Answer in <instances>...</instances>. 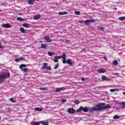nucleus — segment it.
I'll list each match as a JSON object with an SVG mask.
<instances>
[{
	"label": "nucleus",
	"mask_w": 125,
	"mask_h": 125,
	"mask_svg": "<svg viewBox=\"0 0 125 125\" xmlns=\"http://www.w3.org/2000/svg\"><path fill=\"white\" fill-rule=\"evenodd\" d=\"M97 107H98V108H94L93 107L91 108L89 110V111L92 113V112H93L94 111H101V110H106V109H109L111 108V106H110V105H105V103H104L98 104V105H97Z\"/></svg>",
	"instance_id": "nucleus-1"
},
{
	"label": "nucleus",
	"mask_w": 125,
	"mask_h": 125,
	"mask_svg": "<svg viewBox=\"0 0 125 125\" xmlns=\"http://www.w3.org/2000/svg\"><path fill=\"white\" fill-rule=\"evenodd\" d=\"M42 69L43 70L46 69V70H49L50 71H51V67L48 66V63L47 62H44L43 63Z\"/></svg>",
	"instance_id": "nucleus-2"
},
{
	"label": "nucleus",
	"mask_w": 125,
	"mask_h": 125,
	"mask_svg": "<svg viewBox=\"0 0 125 125\" xmlns=\"http://www.w3.org/2000/svg\"><path fill=\"white\" fill-rule=\"evenodd\" d=\"M5 79H6V74L3 73L2 75H0V83H4Z\"/></svg>",
	"instance_id": "nucleus-3"
},
{
	"label": "nucleus",
	"mask_w": 125,
	"mask_h": 125,
	"mask_svg": "<svg viewBox=\"0 0 125 125\" xmlns=\"http://www.w3.org/2000/svg\"><path fill=\"white\" fill-rule=\"evenodd\" d=\"M67 113L70 114H75L76 113V110L73 108H69L67 109Z\"/></svg>",
	"instance_id": "nucleus-4"
},
{
	"label": "nucleus",
	"mask_w": 125,
	"mask_h": 125,
	"mask_svg": "<svg viewBox=\"0 0 125 125\" xmlns=\"http://www.w3.org/2000/svg\"><path fill=\"white\" fill-rule=\"evenodd\" d=\"M92 22H95V20H94L93 19H90V20H87L85 21H84V23L86 25H88L89 23H91Z\"/></svg>",
	"instance_id": "nucleus-5"
},
{
	"label": "nucleus",
	"mask_w": 125,
	"mask_h": 125,
	"mask_svg": "<svg viewBox=\"0 0 125 125\" xmlns=\"http://www.w3.org/2000/svg\"><path fill=\"white\" fill-rule=\"evenodd\" d=\"M97 72L100 74H103V73H105L106 72V69L104 68H99L97 69Z\"/></svg>",
	"instance_id": "nucleus-6"
},
{
	"label": "nucleus",
	"mask_w": 125,
	"mask_h": 125,
	"mask_svg": "<svg viewBox=\"0 0 125 125\" xmlns=\"http://www.w3.org/2000/svg\"><path fill=\"white\" fill-rule=\"evenodd\" d=\"M80 110H81L84 113H87L88 112V110L87 109V107H83V106H80Z\"/></svg>",
	"instance_id": "nucleus-7"
},
{
	"label": "nucleus",
	"mask_w": 125,
	"mask_h": 125,
	"mask_svg": "<svg viewBox=\"0 0 125 125\" xmlns=\"http://www.w3.org/2000/svg\"><path fill=\"white\" fill-rule=\"evenodd\" d=\"M44 40H45V41H46V42H52V40L49 39V36H45L44 38Z\"/></svg>",
	"instance_id": "nucleus-8"
},
{
	"label": "nucleus",
	"mask_w": 125,
	"mask_h": 125,
	"mask_svg": "<svg viewBox=\"0 0 125 125\" xmlns=\"http://www.w3.org/2000/svg\"><path fill=\"white\" fill-rule=\"evenodd\" d=\"M66 89H65L64 87H61V88H57L55 90V92H60V91H62V90H65Z\"/></svg>",
	"instance_id": "nucleus-9"
},
{
	"label": "nucleus",
	"mask_w": 125,
	"mask_h": 125,
	"mask_svg": "<svg viewBox=\"0 0 125 125\" xmlns=\"http://www.w3.org/2000/svg\"><path fill=\"white\" fill-rule=\"evenodd\" d=\"M59 59H60V57L59 56H56L54 57V59L53 60L54 62H55V63H57V62H58L59 61Z\"/></svg>",
	"instance_id": "nucleus-10"
},
{
	"label": "nucleus",
	"mask_w": 125,
	"mask_h": 125,
	"mask_svg": "<svg viewBox=\"0 0 125 125\" xmlns=\"http://www.w3.org/2000/svg\"><path fill=\"white\" fill-rule=\"evenodd\" d=\"M3 28H11V25L8 23H4L2 25Z\"/></svg>",
	"instance_id": "nucleus-11"
},
{
	"label": "nucleus",
	"mask_w": 125,
	"mask_h": 125,
	"mask_svg": "<svg viewBox=\"0 0 125 125\" xmlns=\"http://www.w3.org/2000/svg\"><path fill=\"white\" fill-rule=\"evenodd\" d=\"M102 80L104 81H107V82H110V79L108 78L106 76L103 75L102 76Z\"/></svg>",
	"instance_id": "nucleus-12"
},
{
	"label": "nucleus",
	"mask_w": 125,
	"mask_h": 125,
	"mask_svg": "<svg viewBox=\"0 0 125 125\" xmlns=\"http://www.w3.org/2000/svg\"><path fill=\"white\" fill-rule=\"evenodd\" d=\"M60 57V59H63V60H65L67 58V55H66L65 54H62V56H59Z\"/></svg>",
	"instance_id": "nucleus-13"
},
{
	"label": "nucleus",
	"mask_w": 125,
	"mask_h": 125,
	"mask_svg": "<svg viewBox=\"0 0 125 125\" xmlns=\"http://www.w3.org/2000/svg\"><path fill=\"white\" fill-rule=\"evenodd\" d=\"M40 18H41V15H36L33 17V19L34 20H39V19H40Z\"/></svg>",
	"instance_id": "nucleus-14"
},
{
	"label": "nucleus",
	"mask_w": 125,
	"mask_h": 125,
	"mask_svg": "<svg viewBox=\"0 0 125 125\" xmlns=\"http://www.w3.org/2000/svg\"><path fill=\"white\" fill-rule=\"evenodd\" d=\"M67 63L70 66H72L73 65V63L72 62V60L69 59L67 61Z\"/></svg>",
	"instance_id": "nucleus-15"
},
{
	"label": "nucleus",
	"mask_w": 125,
	"mask_h": 125,
	"mask_svg": "<svg viewBox=\"0 0 125 125\" xmlns=\"http://www.w3.org/2000/svg\"><path fill=\"white\" fill-rule=\"evenodd\" d=\"M118 63L119 62H118V60H117L113 61L112 62V64L114 66H117V65H118Z\"/></svg>",
	"instance_id": "nucleus-16"
},
{
	"label": "nucleus",
	"mask_w": 125,
	"mask_h": 125,
	"mask_svg": "<svg viewBox=\"0 0 125 125\" xmlns=\"http://www.w3.org/2000/svg\"><path fill=\"white\" fill-rule=\"evenodd\" d=\"M23 27L24 28H30V25L29 23H24L22 24Z\"/></svg>",
	"instance_id": "nucleus-17"
},
{
	"label": "nucleus",
	"mask_w": 125,
	"mask_h": 125,
	"mask_svg": "<svg viewBox=\"0 0 125 125\" xmlns=\"http://www.w3.org/2000/svg\"><path fill=\"white\" fill-rule=\"evenodd\" d=\"M59 14L60 15H66V14H68V12H60L59 13Z\"/></svg>",
	"instance_id": "nucleus-18"
},
{
	"label": "nucleus",
	"mask_w": 125,
	"mask_h": 125,
	"mask_svg": "<svg viewBox=\"0 0 125 125\" xmlns=\"http://www.w3.org/2000/svg\"><path fill=\"white\" fill-rule=\"evenodd\" d=\"M41 122L43 125H48V124H49L48 121H47L46 122H45L44 121H41Z\"/></svg>",
	"instance_id": "nucleus-19"
},
{
	"label": "nucleus",
	"mask_w": 125,
	"mask_h": 125,
	"mask_svg": "<svg viewBox=\"0 0 125 125\" xmlns=\"http://www.w3.org/2000/svg\"><path fill=\"white\" fill-rule=\"evenodd\" d=\"M48 54L49 56H53L55 53L54 52H48Z\"/></svg>",
	"instance_id": "nucleus-20"
},
{
	"label": "nucleus",
	"mask_w": 125,
	"mask_h": 125,
	"mask_svg": "<svg viewBox=\"0 0 125 125\" xmlns=\"http://www.w3.org/2000/svg\"><path fill=\"white\" fill-rule=\"evenodd\" d=\"M47 46V45L46 44L42 43L41 48H45V47H46Z\"/></svg>",
	"instance_id": "nucleus-21"
},
{
	"label": "nucleus",
	"mask_w": 125,
	"mask_h": 125,
	"mask_svg": "<svg viewBox=\"0 0 125 125\" xmlns=\"http://www.w3.org/2000/svg\"><path fill=\"white\" fill-rule=\"evenodd\" d=\"M26 65L24 64H21L20 65L19 68L20 69H22V68H25V67H26Z\"/></svg>",
	"instance_id": "nucleus-22"
},
{
	"label": "nucleus",
	"mask_w": 125,
	"mask_h": 125,
	"mask_svg": "<svg viewBox=\"0 0 125 125\" xmlns=\"http://www.w3.org/2000/svg\"><path fill=\"white\" fill-rule=\"evenodd\" d=\"M35 111H37V112H41V111H42V109L36 107L35 108Z\"/></svg>",
	"instance_id": "nucleus-23"
},
{
	"label": "nucleus",
	"mask_w": 125,
	"mask_h": 125,
	"mask_svg": "<svg viewBox=\"0 0 125 125\" xmlns=\"http://www.w3.org/2000/svg\"><path fill=\"white\" fill-rule=\"evenodd\" d=\"M20 30L21 32V33H22L23 34H24V33H25V29L23 27H21Z\"/></svg>",
	"instance_id": "nucleus-24"
},
{
	"label": "nucleus",
	"mask_w": 125,
	"mask_h": 125,
	"mask_svg": "<svg viewBox=\"0 0 125 125\" xmlns=\"http://www.w3.org/2000/svg\"><path fill=\"white\" fill-rule=\"evenodd\" d=\"M119 20H120L121 21H123L124 20H125V17H121L118 18Z\"/></svg>",
	"instance_id": "nucleus-25"
},
{
	"label": "nucleus",
	"mask_w": 125,
	"mask_h": 125,
	"mask_svg": "<svg viewBox=\"0 0 125 125\" xmlns=\"http://www.w3.org/2000/svg\"><path fill=\"white\" fill-rule=\"evenodd\" d=\"M59 67V64H55V66L54 67V70H56V69H58Z\"/></svg>",
	"instance_id": "nucleus-26"
},
{
	"label": "nucleus",
	"mask_w": 125,
	"mask_h": 125,
	"mask_svg": "<svg viewBox=\"0 0 125 125\" xmlns=\"http://www.w3.org/2000/svg\"><path fill=\"white\" fill-rule=\"evenodd\" d=\"M75 14H76V15H80L81 12L79 11H75Z\"/></svg>",
	"instance_id": "nucleus-27"
},
{
	"label": "nucleus",
	"mask_w": 125,
	"mask_h": 125,
	"mask_svg": "<svg viewBox=\"0 0 125 125\" xmlns=\"http://www.w3.org/2000/svg\"><path fill=\"white\" fill-rule=\"evenodd\" d=\"M74 103H75V104H77V105H78V104H80V101L78 100L74 101Z\"/></svg>",
	"instance_id": "nucleus-28"
},
{
	"label": "nucleus",
	"mask_w": 125,
	"mask_h": 125,
	"mask_svg": "<svg viewBox=\"0 0 125 125\" xmlns=\"http://www.w3.org/2000/svg\"><path fill=\"white\" fill-rule=\"evenodd\" d=\"M11 102H13V103H16V101H14V99L12 98H11L10 99Z\"/></svg>",
	"instance_id": "nucleus-29"
},
{
	"label": "nucleus",
	"mask_w": 125,
	"mask_h": 125,
	"mask_svg": "<svg viewBox=\"0 0 125 125\" xmlns=\"http://www.w3.org/2000/svg\"><path fill=\"white\" fill-rule=\"evenodd\" d=\"M114 119L115 120H118V119H120V116L119 115H115Z\"/></svg>",
	"instance_id": "nucleus-30"
},
{
	"label": "nucleus",
	"mask_w": 125,
	"mask_h": 125,
	"mask_svg": "<svg viewBox=\"0 0 125 125\" xmlns=\"http://www.w3.org/2000/svg\"><path fill=\"white\" fill-rule=\"evenodd\" d=\"M33 1H34V0H28V4H33Z\"/></svg>",
	"instance_id": "nucleus-31"
},
{
	"label": "nucleus",
	"mask_w": 125,
	"mask_h": 125,
	"mask_svg": "<svg viewBox=\"0 0 125 125\" xmlns=\"http://www.w3.org/2000/svg\"><path fill=\"white\" fill-rule=\"evenodd\" d=\"M118 90L116 89H111L110 90V92H115V91H117Z\"/></svg>",
	"instance_id": "nucleus-32"
},
{
	"label": "nucleus",
	"mask_w": 125,
	"mask_h": 125,
	"mask_svg": "<svg viewBox=\"0 0 125 125\" xmlns=\"http://www.w3.org/2000/svg\"><path fill=\"white\" fill-rule=\"evenodd\" d=\"M39 89H40L41 90H47V89L44 87L40 88H39Z\"/></svg>",
	"instance_id": "nucleus-33"
},
{
	"label": "nucleus",
	"mask_w": 125,
	"mask_h": 125,
	"mask_svg": "<svg viewBox=\"0 0 125 125\" xmlns=\"http://www.w3.org/2000/svg\"><path fill=\"white\" fill-rule=\"evenodd\" d=\"M17 20L18 21H23V18H17Z\"/></svg>",
	"instance_id": "nucleus-34"
},
{
	"label": "nucleus",
	"mask_w": 125,
	"mask_h": 125,
	"mask_svg": "<svg viewBox=\"0 0 125 125\" xmlns=\"http://www.w3.org/2000/svg\"><path fill=\"white\" fill-rule=\"evenodd\" d=\"M22 71H23V72H28V68H25L22 70Z\"/></svg>",
	"instance_id": "nucleus-35"
},
{
	"label": "nucleus",
	"mask_w": 125,
	"mask_h": 125,
	"mask_svg": "<svg viewBox=\"0 0 125 125\" xmlns=\"http://www.w3.org/2000/svg\"><path fill=\"white\" fill-rule=\"evenodd\" d=\"M79 23H80L81 24H83L84 23V21H79Z\"/></svg>",
	"instance_id": "nucleus-36"
},
{
	"label": "nucleus",
	"mask_w": 125,
	"mask_h": 125,
	"mask_svg": "<svg viewBox=\"0 0 125 125\" xmlns=\"http://www.w3.org/2000/svg\"><path fill=\"white\" fill-rule=\"evenodd\" d=\"M15 61L16 62H20V60L19 58H17V59H15Z\"/></svg>",
	"instance_id": "nucleus-37"
},
{
	"label": "nucleus",
	"mask_w": 125,
	"mask_h": 125,
	"mask_svg": "<svg viewBox=\"0 0 125 125\" xmlns=\"http://www.w3.org/2000/svg\"><path fill=\"white\" fill-rule=\"evenodd\" d=\"M62 63H63V64H65V63H67V61L66 60V59L63 60L62 61Z\"/></svg>",
	"instance_id": "nucleus-38"
},
{
	"label": "nucleus",
	"mask_w": 125,
	"mask_h": 125,
	"mask_svg": "<svg viewBox=\"0 0 125 125\" xmlns=\"http://www.w3.org/2000/svg\"><path fill=\"white\" fill-rule=\"evenodd\" d=\"M67 101V100H62L61 101L62 103H65Z\"/></svg>",
	"instance_id": "nucleus-39"
},
{
	"label": "nucleus",
	"mask_w": 125,
	"mask_h": 125,
	"mask_svg": "<svg viewBox=\"0 0 125 125\" xmlns=\"http://www.w3.org/2000/svg\"><path fill=\"white\" fill-rule=\"evenodd\" d=\"M82 110L81 109H80V107L79 108V109H77L76 110V113H80Z\"/></svg>",
	"instance_id": "nucleus-40"
},
{
	"label": "nucleus",
	"mask_w": 125,
	"mask_h": 125,
	"mask_svg": "<svg viewBox=\"0 0 125 125\" xmlns=\"http://www.w3.org/2000/svg\"><path fill=\"white\" fill-rule=\"evenodd\" d=\"M0 44H1V42H0V48H1L2 49H3V48H4V46H0Z\"/></svg>",
	"instance_id": "nucleus-41"
},
{
	"label": "nucleus",
	"mask_w": 125,
	"mask_h": 125,
	"mask_svg": "<svg viewBox=\"0 0 125 125\" xmlns=\"http://www.w3.org/2000/svg\"><path fill=\"white\" fill-rule=\"evenodd\" d=\"M121 105H122V107H124V106H125V102L122 103Z\"/></svg>",
	"instance_id": "nucleus-42"
},
{
	"label": "nucleus",
	"mask_w": 125,
	"mask_h": 125,
	"mask_svg": "<svg viewBox=\"0 0 125 125\" xmlns=\"http://www.w3.org/2000/svg\"><path fill=\"white\" fill-rule=\"evenodd\" d=\"M19 59H20V61L24 60V57L19 58Z\"/></svg>",
	"instance_id": "nucleus-43"
},
{
	"label": "nucleus",
	"mask_w": 125,
	"mask_h": 125,
	"mask_svg": "<svg viewBox=\"0 0 125 125\" xmlns=\"http://www.w3.org/2000/svg\"><path fill=\"white\" fill-rule=\"evenodd\" d=\"M100 30H101V31H104V27H100L99 28Z\"/></svg>",
	"instance_id": "nucleus-44"
},
{
	"label": "nucleus",
	"mask_w": 125,
	"mask_h": 125,
	"mask_svg": "<svg viewBox=\"0 0 125 125\" xmlns=\"http://www.w3.org/2000/svg\"><path fill=\"white\" fill-rule=\"evenodd\" d=\"M7 76L8 78H9L10 77V73H8L7 74Z\"/></svg>",
	"instance_id": "nucleus-45"
},
{
	"label": "nucleus",
	"mask_w": 125,
	"mask_h": 125,
	"mask_svg": "<svg viewBox=\"0 0 125 125\" xmlns=\"http://www.w3.org/2000/svg\"><path fill=\"white\" fill-rule=\"evenodd\" d=\"M104 60H108V58L106 57H104Z\"/></svg>",
	"instance_id": "nucleus-46"
},
{
	"label": "nucleus",
	"mask_w": 125,
	"mask_h": 125,
	"mask_svg": "<svg viewBox=\"0 0 125 125\" xmlns=\"http://www.w3.org/2000/svg\"><path fill=\"white\" fill-rule=\"evenodd\" d=\"M2 33V31H1V29L0 28V35Z\"/></svg>",
	"instance_id": "nucleus-47"
},
{
	"label": "nucleus",
	"mask_w": 125,
	"mask_h": 125,
	"mask_svg": "<svg viewBox=\"0 0 125 125\" xmlns=\"http://www.w3.org/2000/svg\"><path fill=\"white\" fill-rule=\"evenodd\" d=\"M81 80H82V81H84V78H82Z\"/></svg>",
	"instance_id": "nucleus-48"
},
{
	"label": "nucleus",
	"mask_w": 125,
	"mask_h": 125,
	"mask_svg": "<svg viewBox=\"0 0 125 125\" xmlns=\"http://www.w3.org/2000/svg\"><path fill=\"white\" fill-rule=\"evenodd\" d=\"M123 94L124 95H125V92H123Z\"/></svg>",
	"instance_id": "nucleus-49"
},
{
	"label": "nucleus",
	"mask_w": 125,
	"mask_h": 125,
	"mask_svg": "<svg viewBox=\"0 0 125 125\" xmlns=\"http://www.w3.org/2000/svg\"><path fill=\"white\" fill-rule=\"evenodd\" d=\"M33 1H35V0H33Z\"/></svg>",
	"instance_id": "nucleus-50"
},
{
	"label": "nucleus",
	"mask_w": 125,
	"mask_h": 125,
	"mask_svg": "<svg viewBox=\"0 0 125 125\" xmlns=\"http://www.w3.org/2000/svg\"><path fill=\"white\" fill-rule=\"evenodd\" d=\"M1 120V117H0V120Z\"/></svg>",
	"instance_id": "nucleus-51"
}]
</instances>
